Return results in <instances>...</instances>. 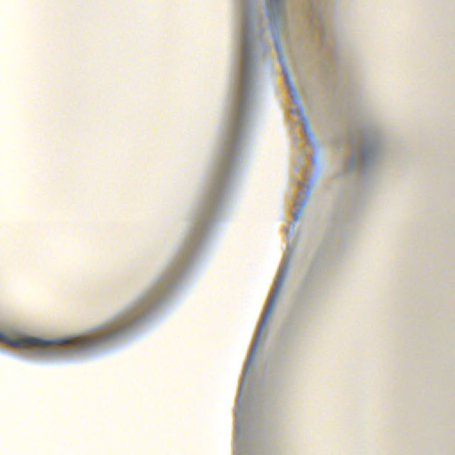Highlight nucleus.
I'll list each match as a JSON object with an SVG mask.
<instances>
[{
    "mask_svg": "<svg viewBox=\"0 0 455 455\" xmlns=\"http://www.w3.org/2000/svg\"><path fill=\"white\" fill-rule=\"evenodd\" d=\"M140 317L141 316L136 313H129L124 318L115 320L112 323L100 327V329L96 330L94 332H91V334L71 337L63 340V342L67 344L68 351L71 352L95 348V347L100 346V344L105 343V341L115 338L118 333L124 332L126 328L131 327V325L134 324Z\"/></svg>",
    "mask_w": 455,
    "mask_h": 455,
    "instance_id": "nucleus-1",
    "label": "nucleus"
},
{
    "mask_svg": "<svg viewBox=\"0 0 455 455\" xmlns=\"http://www.w3.org/2000/svg\"><path fill=\"white\" fill-rule=\"evenodd\" d=\"M288 267H289L288 264L283 263L281 265V267L279 268L277 277L274 283V286H273L270 295L268 297V300L267 302L266 308H265V310L262 314V316L260 318V321L259 323V328L255 333L254 340L252 342V347L251 349V354H254V352L258 347V342L259 340L261 331H262L263 328H265V326L267 325V323L269 320V317L272 314V311L275 306V303L278 299V295L280 293V291L283 284V281L285 279V275L287 274Z\"/></svg>",
    "mask_w": 455,
    "mask_h": 455,
    "instance_id": "nucleus-2",
    "label": "nucleus"
},
{
    "mask_svg": "<svg viewBox=\"0 0 455 455\" xmlns=\"http://www.w3.org/2000/svg\"><path fill=\"white\" fill-rule=\"evenodd\" d=\"M304 130H305L306 133H309L310 132V129H309L307 121H306L305 124H304Z\"/></svg>",
    "mask_w": 455,
    "mask_h": 455,
    "instance_id": "nucleus-7",
    "label": "nucleus"
},
{
    "mask_svg": "<svg viewBox=\"0 0 455 455\" xmlns=\"http://www.w3.org/2000/svg\"><path fill=\"white\" fill-rule=\"evenodd\" d=\"M286 84L291 89V97H292V99H295L296 100H298V92L295 90V88L293 87L292 83L290 82L289 79H286Z\"/></svg>",
    "mask_w": 455,
    "mask_h": 455,
    "instance_id": "nucleus-5",
    "label": "nucleus"
},
{
    "mask_svg": "<svg viewBox=\"0 0 455 455\" xmlns=\"http://www.w3.org/2000/svg\"><path fill=\"white\" fill-rule=\"evenodd\" d=\"M0 340L5 341V343L12 344V346L18 347H41L44 344L51 343V340L39 339V338L26 337L19 338L18 339H9L6 335L0 332Z\"/></svg>",
    "mask_w": 455,
    "mask_h": 455,
    "instance_id": "nucleus-3",
    "label": "nucleus"
},
{
    "mask_svg": "<svg viewBox=\"0 0 455 455\" xmlns=\"http://www.w3.org/2000/svg\"><path fill=\"white\" fill-rule=\"evenodd\" d=\"M244 55H245V59H244V61L243 63V77H242V88H241V93H243V89H244V86L248 81V61H249V50L248 48L246 47L245 50H244Z\"/></svg>",
    "mask_w": 455,
    "mask_h": 455,
    "instance_id": "nucleus-4",
    "label": "nucleus"
},
{
    "mask_svg": "<svg viewBox=\"0 0 455 455\" xmlns=\"http://www.w3.org/2000/svg\"><path fill=\"white\" fill-rule=\"evenodd\" d=\"M272 7H278L281 4V0H267Z\"/></svg>",
    "mask_w": 455,
    "mask_h": 455,
    "instance_id": "nucleus-6",
    "label": "nucleus"
}]
</instances>
